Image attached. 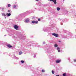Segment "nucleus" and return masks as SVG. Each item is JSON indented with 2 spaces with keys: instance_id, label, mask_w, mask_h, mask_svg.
Wrapping results in <instances>:
<instances>
[{
  "instance_id": "473e14b6",
  "label": "nucleus",
  "mask_w": 76,
  "mask_h": 76,
  "mask_svg": "<svg viewBox=\"0 0 76 76\" xmlns=\"http://www.w3.org/2000/svg\"><path fill=\"white\" fill-rule=\"evenodd\" d=\"M6 17L5 18V19H6Z\"/></svg>"
},
{
  "instance_id": "72a5a7b5",
  "label": "nucleus",
  "mask_w": 76,
  "mask_h": 76,
  "mask_svg": "<svg viewBox=\"0 0 76 76\" xmlns=\"http://www.w3.org/2000/svg\"><path fill=\"white\" fill-rule=\"evenodd\" d=\"M64 1V0H63V1Z\"/></svg>"
},
{
  "instance_id": "9d476101",
  "label": "nucleus",
  "mask_w": 76,
  "mask_h": 76,
  "mask_svg": "<svg viewBox=\"0 0 76 76\" xmlns=\"http://www.w3.org/2000/svg\"><path fill=\"white\" fill-rule=\"evenodd\" d=\"M55 47H58V45L57 44H55Z\"/></svg>"
},
{
  "instance_id": "39448f33",
  "label": "nucleus",
  "mask_w": 76,
  "mask_h": 76,
  "mask_svg": "<svg viewBox=\"0 0 76 76\" xmlns=\"http://www.w3.org/2000/svg\"><path fill=\"white\" fill-rule=\"evenodd\" d=\"M6 15L7 16L9 17V16H11V14H10V13H7L6 14Z\"/></svg>"
},
{
  "instance_id": "5701e85b",
  "label": "nucleus",
  "mask_w": 76,
  "mask_h": 76,
  "mask_svg": "<svg viewBox=\"0 0 76 76\" xmlns=\"http://www.w3.org/2000/svg\"><path fill=\"white\" fill-rule=\"evenodd\" d=\"M34 58H35L36 57V56L34 55Z\"/></svg>"
},
{
  "instance_id": "c756f323",
  "label": "nucleus",
  "mask_w": 76,
  "mask_h": 76,
  "mask_svg": "<svg viewBox=\"0 0 76 76\" xmlns=\"http://www.w3.org/2000/svg\"><path fill=\"white\" fill-rule=\"evenodd\" d=\"M36 0V1H38V0Z\"/></svg>"
},
{
  "instance_id": "c85d7f7f",
  "label": "nucleus",
  "mask_w": 76,
  "mask_h": 76,
  "mask_svg": "<svg viewBox=\"0 0 76 76\" xmlns=\"http://www.w3.org/2000/svg\"><path fill=\"white\" fill-rule=\"evenodd\" d=\"M43 44H45V42H43Z\"/></svg>"
},
{
  "instance_id": "b1692460",
  "label": "nucleus",
  "mask_w": 76,
  "mask_h": 76,
  "mask_svg": "<svg viewBox=\"0 0 76 76\" xmlns=\"http://www.w3.org/2000/svg\"><path fill=\"white\" fill-rule=\"evenodd\" d=\"M8 12H10V10H8Z\"/></svg>"
},
{
  "instance_id": "a211bd4d",
  "label": "nucleus",
  "mask_w": 76,
  "mask_h": 76,
  "mask_svg": "<svg viewBox=\"0 0 76 76\" xmlns=\"http://www.w3.org/2000/svg\"><path fill=\"white\" fill-rule=\"evenodd\" d=\"M63 76H66V73L63 74Z\"/></svg>"
},
{
  "instance_id": "f8f14e48",
  "label": "nucleus",
  "mask_w": 76,
  "mask_h": 76,
  "mask_svg": "<svg viewBox=\"0 0 76 76\" xmlns=\"http://www.w3.org/2000/svg\"><path fill=\"white\" fill-rule=\"evenodd\" d=\"M17 6V5H14L13 6V8H14V9H15L16 7Z\"/></svg>"
},
{
  "instance_id": "f257e3e1",
  "label": "nucleus",
  "mask_w": 76,
  "mask_h": 76,
  "mask_svg": "<svg viewBox=\"0 0 76 76\" xmlns=\"http://www.w3.org/2000/svg\"><path fill=\"white\" fill-rule=\"evenodd\" d=\"M14 28L15 29H16L17 30V29H18V26L16 25H15L14 26Z\"/></svg>"
},
{
  "instance_id": "20e7f679",
  "label": "nucleus",
  "mask_w": 76,
  "mask_h": 76,
  "mask_svg": "<svg viewBox=\"0 0 76 76\" xmlns=\"http://www.w3.org/2000/svg\"><path fill=\"white\" fill-rule=\"evenodd\" d=\"M61 61V60H57L56 61V63H60Z\"/></svg>"
},
{
  "instance_id": "6ab92c4d",
  "label": "nucleus",
  "mask_w": 76,
  "mask_h": 76,
  "mask_svg": "<svg viewBox=\"0 0 76 76\" xmlns=\"http://www.w3.org/2000/svg\"><path fill=\"white\" fill-rule=\"evenodd\" d=\"M10 6H11L10 4H8V7H10Z\"/></svg>"
},
{
  "instance_id": "7c9ffc66",
  "label": "nucleus",
  "mask_w": 76,
  "mask_h": 76,
  "mask_svg": "<svg viewBox=\"0 0 76 76\" xmlns=\"http://www.w3.org/2000/svg\"><path fill=\"white\" fill-rule=\"evenodd\" d=\"M34 17H33V18H32V19H34Z\"/></svg>"
},
{
  "instance_id": "1a4fd4ad",
  "label": "nucleus",
  "mask_w": 76,
  "mask_h": 76,
  "mask_svg": "<svg viewBox=\"0 0 76 76\" xmlns=\"http://www.w3.org/2000/svg\"><path fill=\"white\" fill-rule=\"evenodd\" d=\"M8 47H9V48H11L12 47V46L10 45H7Z\"/></svg>"
},
{
  "instance_id": "4be33fe9",
  "label": "nucleus",
  "mask_w": 76,
  "mask_h": 76,
  "mask_svg": "<svg viewBox=\"0 0 76 76\" xmlns=\"http://www.w3.org/2000/svg\"><path fill=\"white\" fill-rule=\"evenodd\" d=\"M38 20L39 21H40V20H41L39 18L38 19Z\"/></svg>"
},
{
  "instance_id": "f704fd0d",
  "label": "nucleus",
  "mask_w": 76,
  "mask_h": 76,
  "mask_svg": "<svg viewBox=\"0 0 76 76\" xmlns=\"http://www.w3.org/2000/svg\"><path fill=\"white\" fill-rule=\"evenodd\" d=\"M6 35H4V36H6Z\"/></svg>"
},
{
  "instance_id": "0eeeda50",
  "label": "nucleus",
  "mask_w": 76,
  "mask_h": 76,
  "mask_svg": "<svg viewBox=\"0 0 76 76\" xmlns=\"http://www.w3.org/2000/svg\"><path fill=\"white\" fill-rule=\"evenodd\" d=\"M57 50L59 53H60V48H57Z\"/></svg>"
},
{
  "instance_id": "cd10ccee",
  "label": "nucleus",
  "mask_w": 76,
  "mask_h": 76,
  "mask_svg": "<svg viewBox=\"0 0 76 76\" xmlns=\"http://www.w3.org/2000/svg\"><path fill=\"white\" fill-rule=\"evenodd\" d=\"M2 10H4V8H2Z\"/></svg>"
},
{
  "instance_id": "ddd939ff",
  "label": "nucleus",
  "mask_w": 76,
  "mask_h": 76,
  "mask_svg": "<svg viewBox=\"0 0 76 76\" xmlns=\"http://www.w3.org/2000/svg\"><path fill=\"white\" fill-rule=\"evenodd\" d=\"M35 23H36V24L38 23V21H35Z\"/></svg>"
},
{
  "instance_id": "bb28decb",
  "label": "nucleus",
  "mask_w": 76,
  "mask_h": 76,
  "mask_svg": "<svg viewBox=\"0 0 76 76\" xmlns=\"http://www.w3.org/2000/svg\"><path fill=\"white\" fill-rule=\"evenodd\" d=\"M56 76H59V75H56Z\"/></svg>"
},
{
  "instance_id": "c9c22d12",
  "label": "nucleus",
  "mask_w": 76,
  "mask_h": 76,
  "mask_svg": "<svg viewBox=\"0 0 76 76\" xmlns=\"http://www.w3.org/2000/svg\"><path fill=\"white\" fill-rule=\"evenodd\" d=\"M48 0V1L50 0H50Z\"/></svg>"
},
{
  "instance_id": "f03ea898",
  "label": "nucleus",
  "mask_w": 76,
  "mask_h": 76,
  "mask_svg": "<svg viewBox=\"0 0 76 76\" xmlns=\"http://www.w3.org/2000/svg\"><path fill=\"white\" fill-rule=\"evenodd\" d=\"M52 35H53V36H55L56 37H58V34H56V33H53L52 34Z\"/></svg>"
},
{
  "instance_id": "2eb2a0df",
  "label": "nucleus",
  "mask_w": 76,
  "mask_h": 76,
  "mask_svg": "<svg viewBox=\"0 0 76 76\" xmlns=\"http://www.w3.org/2000/svg\"><path fill=\"white\" fill-rule=\"evenodd\" d=\"M22 54V52H20L19 53V54L20 55H21V54Z\"/></svg>"
},
{
  "instance_id": "6e6552de",
  "label": "nucleus",
  "mask_w": 76,
  "mask_h": 76,
  "mask_svg": "<svg viewBox=\"0 0 76 76\" xmlns=\"http://www.w3.org/2000/svg\"><path fill=\"white\" fill-rule=\"evenodd\" d=\"M57 10H58V11H59V10H60V8L58 7L57 8Z\"/></svg>"
},
{
  "instance_id": "423d86ee",
  "label": "nucleus",
  "mask_w": 76,
  "mask_h": 76,
  "mask_svg": "<svg viewBox=\"0 0 76 76\" xmlns=\"http://www.w3.org/2000/svg\"><path fill=\"white\" fill-rule=\"evenodd\" d=\"M29 22V20L27 19L25 20V22H26V23H28Z\"/></svg>"
},
{
  "instance_id": "4468645a",
  "label": "nucleus",
  "mask_w": 76,
  "mask_h": 76,
  "mask_svg": "<svg viewBox=\"0 0 76 76\" xmlns=\"http://www.w3.org/2000/svg\"><path fill=\"white\" fill-rule=\"evenodd\" d=\"M35 21H32L31 22V23H35Z\"/></svg>"
},
{
  "instance_id": "7ed1b4c3",
  "label": "nucleus",
  "mask_w": 76,
  "mask_h": 76,
  "mask_svg": "<svg viewBox=\"0 0 76 76\" xmlns=\"http://www.w3.org/2000/svg\"><path fill=\"white\" fill-rule=\"evenodd\" d=\"M52 1L55 4H57V1H56V0H53Z\"/></svg>"
},
{
  "instance_id": "dca6fc26",
  "label": "nucleus",
  "mask_w": 76,
  "mask_h": 76,
  "mask_svg": "<svg viewBox=\"0 0 76 76\" xmlns=\"http://www.w3.org/2000/svg\"><path fill=\"white\" fill-rule=\"evenodd\" d=\"M21 61L22 63H25V61Z\"/></svg>"
},
{
  "instance_id": "393cba45",
  "label": "nucleus",
  "mask_w": 76,
  "mask_h": 76,
  "mask_svg": "<svg viewBox=\"0 0 76 76\" xmlns=\"http://www.w3.org/2000/svg\"><path fill=\"white\" fill-rule=\"evenodd\" d=\"M74 62H76V59L74 60Z\"/></svg>"
},
{
  "instance_id": "2f4dec72",
  "label": "nucleus",
  "mask_w": 76,
  "mask_h": 76,
  "mask_svg": "<svg viewBox=\"0 0 76 76\" xmlns=\"http://www.w3.org/2000/svg\"><path fill=\"white\" fill-rule=\"evenodd\" d=\"M59 42H60V41H59Z\"/></svg>"
},
{
  "instance_id": "aec40b11",
  "label": "nucleus",
  "mask_w": 76,
  "mask_h": 76,
  "mask_svg": "<svg viewBox=\"0 0 76 76\" xmlns=\"http://www.w3.org/2000/svg\"><path fill=\"white\" fill-rule=\"evenodd\" d=\"M42 72H45V70L44 69H42Z\"/></svg>"
},
{
  "instance_id": "412c9836",
  "label": "nucleus",
  "mask_w": 76,
  "mask_h": 76,
  "mask_svg": "<svg viewBox=\"0 0 76 76\" xmlns=\"http://www.w3.org/2000/svg\"><path fill=\"white\" fill-rule=\"evenodd\" d=\"M15 58H16V59H19V58L16 57H15Z\"/></svg>"
},
{
  "instance_id": "a878e982",
  "label": "nucleus",
  "mask_w": 76,
  "mask_h": 76,
  "mask_svg": "<svg viewBox=\"0 0 76 76\" xmlns=\"http://www.w3.org/2000/svg\"><path fill=\"white\" fill-rule=\"evenodd\" d=\"M53 0H50V1H53Z\"/></svg>"
},
{
  "instance_id": "9b49d317",
  "label": "nucleus",
  "mask_w": 76,
  "mask_h": 76,
  "mask_svg": "<svg viewBox=\"0 0 76 76\" xmlns=\"http://www.w3.org/2000/svg\"><path fill=\"white\" fill-rule=\"evenodd\" d=\"M2 16H6V14H5L4 13H2Z\"/></svg>"
},
{
  "instance_id": "f3484780",
  "label": "nucleus",
  "mask_w": 76,
  "mask_h": 76,
  "mask_svg": "<svg viewBox=\"0 0 76 76\" xmlns=\"http://www.w3.org/2000/svg\"><path fill=\"white\" fill-rule=\"evenodd\" d=\"M52 74H54V71L53 70H52Z\"/></svg>"
}]
</instances>
